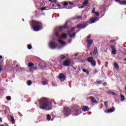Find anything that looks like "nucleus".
<instances>
[{
	"instance_id": "nucleus-59",
	"label": "nucleus",
	"mask_w": 126,
	"mask_h": 126,
	"mask_svg": "<svg viewBox=\"0 0 126 126\" xmlns=\"http://www.w3.org/2000/svg\"><path fill=\"white\" fill-rule=\"evenodd\" d=\"M94 73H98V71L96 70V71L94 72Z\"/></svg>"
},
{
	"instance_id": "nucleus-8",
	"label": "nucleus",
	"mask_w": 126,
	"mask_h": 126,
	"mask_svg": "<svg viewBox=\"0 0 126 126\" xmlns=\"http://www.w3.org/2000/svg\"><path fill=\"white\" fill-rule=\"evenodd\" d=\"M58 79L60 80V81L63 82L64 80H65V78H66V77L63 74V73H61L59 74V77H58Z\"/></svg>"
},
{
	"instance_id": "nucleus-14",
	"label": "nucleus",
	"mask_w": 126,
	"mask_h": 126,
	"mask_svg": "<svg viewBox=\"0 0 126 126\" xmlns=\"http://www.w3.org/2000/svg\"><path fill=\"white\" fill-rule=\"evenodd\" d=\"M76 35V32H74L73 34H71L70 33H68L67 36H69L70 38H75V36Z\"/></svg>"
},
{
	"instance_id": "nucleus-61",
	"label": "nucleus",
	"mask_w": 126,
	"mask_h": 126,
	"mask_svg": "<svg viewBox=\"0 0 126 126\" xmlns=\"http://www.w3.org/2000/svg\"><path fill=\"white\" fill-rule=\"evenodd\" d=\"M0 59H2V56L0 55Z\"/></svg>"
},
{
	"instance_id": "nucleus-31",
	"label": "nucleus",
	"mask_w": 126,
	"mask_h": 126,
	"mask_svg": "<svg viewBox=\"0 0 126 126\" xmlns=\"http://www.w3.org/2000/svg\"><path fill=\"white\" fill-rule=\"evenodd\" d=\"M57 5L59 7V9H63V8H65V7H63L61 8V6H62V5H61L60 4H57Z\"/></svg>"
},
{
	"instance_id": "nucleus-2",
	"label": "nucleus",
	"mask_w": 126,
	"mask_h": 126,
	"mask_svg": "<svg viewBox=\"0 0 126 126\" xmlns=\"http://www.w3.org/2000/svg\"><path fill=\"white\" fill-rule=\"evenodd\" d=\"M30 25H31L32 27V29L35 32H38V31H40L42 28H43V24L42 22L37 21H32L30 23Z\"/></svg>"
},
{
	"instance_id": "nucleus-10",
	"label": "nucleus",
	"mask_w": 126,
	"mask_h": 126,
	"mask_svg": "<svg viewBox=\"0 0 126 126\" xmlns=\"http://www.w3.org/2000/svg\"><path fill=\"white\" fill-rule=\"evenodd\" d=\"M110 49L112 50V55H117V50H116V47L113 45H110Z\"/></svg>"
},
{
	"instance_id": "nucleus-25",
	"label": "nucleus",
	"mask_w": 126,
	"mask_h": 126,
	"mask_svg": "<svg viewBox=\"0 0 126 126\" xmlns=\"http://www.w3.org/2000/svg\"><path fill=\"white\" fill-rule=\"evenodd\" d=\"M103 84V81H96V82H94V84Z\"/></svg>"
},
{
	"instance_id": "nucleus-52",
	"label": "nucleus",
	"mask_w": 126,
	"mask_h": 126,
	"mask_svg": "<svg viewBox=\"0 0 126 126\" xmlns=\"http://www.w3.org/2000/svg\"><path fill=\"white\" fill-rule=\"evenodd\" d=\"M108 103V102L107 101H105V102H104V105L105 106V107H107V103Z\"/></svg>"
},
{
	"instance_id": "nucleus-44",
	"label": "nucleus",
	"mask_w": 126,
	"mask_h": 126,
	"mask_svg": "<svg viewBox=\"0 0 126 126\" xmlns=\"http://www.w3.org/2000/svg\"><path fill=\"white\" fill-rule=\"evenodd\" d=\"M47 7H41L40 8L41 10H46Z\"/></svg>"
},
{
	"instance_id": "nucleus-15",
	"label": "nucleus",
	"mask_w": 126,
	"mask_h": 126,
	"mask_svg": "<svg viewBox=\"0 0 126 126\" xmlns=\"http://www.w3.org/2000/svg\"><path fill=\"white\" fill-rule=\"evenodd\" d=\"M81 18V16H76L75 17H72L71 18L72 20H76L77 19H80Z\"/></svg>"
},
{
	"instance_id": "nucleus-58",
	"label": "nucleus",
	"mask_w": 126,
	"mask_h": 126,
	"mask_svg": "<svg viewBox=\"0 0 126 126\" xmlns=\"http://www.w3.org/2000/svg\"><path fill=\"white\" fill-rule=\"evenodd\" d=\"M78 54L77 53H76L75 54V57H77V56H78Z\"/></svg>"
},
{
	"instance_id": "nucleus-47",
	"label": "nucleus",
	"mask_w": 126,
	"mask_h": 126,
	"mask_svg": "<svg viewBox=\"0 0 126 126\" xmlns=\"http://www.w3.org/2000/svg\"><path fill=\"white\" fill-rule=\"evenodd\" d=\"M96 11H95V8H93L92 10V13H95Z\"/></svg>"
},
{
	"instance_id": "nucleus-38",
	"label": "nucleus",
	"mask_w": 126,
	"mask_h": 126,
	"mask_svg": "<svg viewBox=\"0 0 126 126\" xmlns=\"http://www.w3.org/2000/svg\"><path fill=\"white\" fill-rule=\"evenodd\" d=\"M42 84L43 85H47V84H48V81H44L42 82Z\"/></svg>"
},
{
	"instance_id": "nucleus-20",
	"label": "nucleus",
	"mask_w": 126,
	"mask_h": 126,
	"mask_svg": "<svg viewBox=\"0 0 126 126\" xmlns=\"http://www.w3.org/2000/svg\"><path fill=\"white\" fill-rule=\"evenodd\" d=\"M62 4L64 6H66L68 5V1H63L61 2Z\"/></svg>"
},
{
	"instance_id": "nucleus-24",
	"label": "nucleus",
	"mask_w": 126,
	"mask_h": 126,
	"mask_svg": "<svg viewBox=\"0 0 126 126\" xmlns=\"http://www.w3.org/2000/svg\"><path fill=\"white\" fill-rule=\"evenodd\" d=\"M107 94H111V95H113V96H115V95H116V93H115L114 92L108 91V92H107Z\"/></svg>"
},
{
	"instance_id": "nucleus-28",
	"label": "nucleus",
	"mask_w": 126,
	"mask_h": 126,
	"mask_svg": "<svg viewBox=\"0 0 126 126\" xmlns=\"http://www.w3.org/2000/svg\"><path fill=\"white\" fill-rule=\"evenodd\" d=\"M89 3V1L88 0L84 1V2L83 3V5H87V4H88Z\"/></svg>"
},
{
	"instance_id": "nucleus-37",
	"label": "nucleus",
	"mask_w": 126,
	"mask_h": 126,
	"mask_svg": "<svg viewBox=\"0 0 126 126\" xmlns=\"http://www.w3.org/2000/svg\"><path fill=\"white\" fill-rule=\"evenodd\" d=\"M28 49L29 50H31L32 49V45H31V44H28Z\"/></svg>"
},
{
	"instance_id": "nucleus-42",
	"label": "nucleus",
	"mask_w": 126,
	"mask_h": 126,
	"mask_svg": "<svg viewBox=\"0 0 126 126\" xmlns=\"http://www.w3.org/2000/svg\"><path fill=\"white\" fill-rule=\"evenodd\" d=\"M115 1H116V2H119V4H121V2L123 1V0H115Z\"/></svg>"
},
{
	"instance_id": "nucleus-54",
	"label": "nucleus",
	"mask_w": 126,
	"mask_h": 126,
	"mask_svg": "<svg viewBox=\"0 0 126 126\" xmlns=\"http://www.w3.org/2000/svg\"><path fill=\"white\" fill-rule=\"evenodd\" d=\"M91 35H88L87 36V39H89L90 38H91Z\"/></svg>"
},
{
	"instance_id": "nucleus-48",
	"label": "nucleus",
	"mask_w": 126,
	"mask_h": 126,
	"mask_svg": "<svg viewBox=\"0 0 126 126\" xmlns=\"http://www.w3.org/2000/svg\"><path fill=\"white\" fill-rule=\"evenodd\" d=\"M103 86H107V82H104L102 83Z\"/></svg>"
},
{
	"instance_id": "nucleus-53",
	"label": "nucleus",
	"mask_w": 126,
	"mask_h": 126,
	"mask_svg": "<svg viewBox=\"0 0 126 126\" xmlns=\"http://www.w3.org/2000/svg\"><path fill=\"white\" fill-rule=\"evenodd\" d=\"M0 123H2V118H0Z\"/></svg>"
},
{
	"instance_id": "nucleus-39",
	"label": "nucleus",
	"mask_w": 126,
	"mask_h": 126,
	"mask_svg": "<svg viewBox=\"0 0 126 126\" xmlns=\"http://www.w3.org/2000/svg\"><path fill=\"white\" fill-rule=\"evenodd\" d=\"M6 99L7 100V101H10V100H11V97L9 96H6Z\"/></svg>"
},
{
	"instance_id": "nucleus-13",
	"label": "nucleus",
	"mask_w": 126,
	"mask_h": 126,
	"mask_svg": "<svg viewBox=\"0 0 126 126\" xmlns=\"http://www.w3.org/2000/svg\"><path fill=\"white\" fill-rule=\"evenodd\" d=\"M83 112H88L89 111V107L87 106H84L82 108Z\"/></svg>"
},
{
	"instance_id": "nucleus-45",
	"label": "nucleus",
	"mask_w": 126,
	"mask_h": 126,
	"mask_svg": "<svg viewBox=\"0 0 126 126\" xmlns=\"http://www.w3.org/2000/svg\"><path fill=\"white\" fill-rule=\"evenodd\" d=\"M94 13L96 15V16H99L100 15V14L98 12H95Z\"/></svg>"
},
{
	"instance_id": "nucleus-9",
	"label": "nucleus",
	"mask_w": 126,
	"mask_h": 126,
	"mask_svg": "<svg viewBox=\"0 0 126 126\" xmlns=\"http://www.w3.org/2000/svg\"><path fill=\"white\" fill-rule=\"evenodd\" d=\"M81 108L80 107H78L76 110H75V113H73V116H78V115H80V114H81V111H80Z\"/></svg>"
},
{
	"instance_id": "nucleus-30",
	"label": "nucleus",
	"mask_w": 126,
	"mask_h": 126,
	"mask_svg": "<svg viewBox=\"0 0 126 126\" xmlns=\"http://www.w3.org/2000/svg\"><path fill=\"white\" fill-rule=\"evenodd\" d=\"M28 86H31L32 85V81L31 80H29L27 82Z\"/></svg>"
},
{
	"instance_id": "nucleus-63",
	"label": "nucleus",
	"mask_w": 126,
	"mask_h": 126,
	"mask_svg": "<svg viewBox=\"0 0 126 126\" xmlns=\"http://www.w3.org/2000/svg\"><path fill=\"white\" fill-rule=\"evenodd\" d=\"M19 65H16V67H18Z\"/></svg>"
},
{
	"instance_id": "nucleus-6",
	"label": "nucleus",
	"mask_w": 126,
	"mask_h": 126,
	"mask_svg": "<svg viewBox=\"0 0 126 126\" xmlns=\"http://www.w3.org/2000/svg\"><path fill=\"white\" fill-rule=\"evenodd\" d=\"M68 24V22H66L63 26H62L59 27V31L60 32H63V30H65V29H67Z\"/></svg>"
},
{
	"instance_id": "nucleus-55",
	"label": "nucleus",
	"mask_w": 126,
	"mask_h": 126,
	"mask_svg": "<svg viewBox=\"0 0 126 126\" xmlns=\"http://www.w3.org/2000/svg\"><path fill=\"white\" fill-rule=\"evenodd\" d=\"M79 31H80V30H77L75 33H76V34H77V33H78V32H79Z\"/></svg>"
},
{
	"instance_id": "nucleus-29",
	"label": "nucleus",
	"mask_w": 126,
	"mask_h": 126,
	"mask_svg": "<svg viewBox=\"0 0 126 126\" xmlns=\"http://www.w3.org/2000/svg\"><path fill=\"white\" fill-rule=\"evenodd\" d=\"M11 122L13 124H15V120H14V118L12 116H11Z\"/></svg>"
},
{
	"instance_id": "nucleus-46",
	"label": "nucleus",
	"mask_w": 126,
	"mask_h": 126,
	"mask_svg": "<svg viewBox=\"0 0 126 126\" xmlns=\"http://www.w3.org/2000/svg\"><path fill=\"white\" fill-rule=\"evenodd\" d=\"M37 68H38V67L36 66L35 67L33 66V67H32V69H35V70H36V69H37Z\"/></svg>"
},
{
	"instance_id": "nucleus-51",
	"label": "nucleus",
	"mask_w": 126,
	"mask_h": 126,
	"mask_svg": "<svg viewBox=\"0 0 126 126\" xmlns=\"http://www.w3.org/2000/svg\"><path fill=\"white\" fill-rule=\"evenodd\" d=\"M51 6H52L53 7H56V5L55 4H52Z\"/></svg>"
},
{
	"instance_id": "nucleus-27",
	"label": "nucleus",
	"mask_w": 126,
	"mask_h": 126,
	"mask_svg": "<svg viewBox=\"0 0 126 126\" xmlns=\"http://www.w3.org/2000/svg\"><path fill=\"white\" fill-rule=\"evenodd\" d=\"M97 19H98L97 18H95L93 20L91 21L90 23H95V22L97 21Z\"/></svg>"
},
{
	"instance_id": "nucleus-3",
	"label": "nucleus",
	"mask_w": 126,
	"mask_h": 126,
	"mask_svg": "<svg viewBox=\"0 0 126 126\" xmlns=\"http://www.w3.org/2000/svg\"><path fill=\"white\" fill-rule=\"evenodd\" d=\"M63 114L64 116H65V117H68L71 115L72 113V111L71 110V108L69 107L65 106L63 107Z\"/></svg>"
},
{
	"instance_id": "nucleus-19",
	"label": "nucleus",
	"mask_w": 126,
	"mask_h": 126,
	"mask_svg": "<svg viewBox=\"0 0 126 126\" xmlns=\"http://www.w3.org/2000/svg\"><path fill=\"white\" fill-rule=\"evenodd\" d=\"M91 65L93 66H96V61L95 60H94L90 62Z\"/></svg>"
},
{
	"instance_id": "nucleus-4",
	"label": "nucleus",
	"mask_w": 126,
	"mask_h": 126,
	"mask_svg": "<svg viewBox=\"0 0 126 126\" xmlns=\"http://www.w3.org/2000/svg\"><path fill=\"white\" fill-rule=\"evenodd\" d=\"M74 64L73 61L70 59L66 60L63 62V65H64V66H69V65L71 66L73 65Z\"/></svg>"
},
{
	"instance_id": "nucleus-22",
	"label": "nucleus",
	"mask_w": 126,
	"mask_h": 126,
	"mask_svg": "<svg viewBox=\"0 0 126 126\" xmlns=\"http://www.w3.org/2000/svg\"><path fill=\"white\" fill-rule=\"evenodd\" d=\"M59 43H60V44H61V45H62L63 46H64V45H65V43L64 42V41H62L61 39H59L58 40Z\"/></svg>"
},
{
	"instance_id": "nucleus-50",
	"label": "nucleus",
	"mask_w": 126,
	"mask_h": 126,
	"mask_svg": "<svg viewBox=\"0 0 126 126\" xmlns=\"http://www.w3.org/2000/svg\"><path fill=\"white\" fill-rule=\"evenodd\" d=\"M72 67H73V68L74 69H77V66H73Z\"/></svg>"
},
{
	"instance_id": "nucleus-57",
	"label": "nucleus",
	"mask_w": 126,
	"mask_h": 126,
	"mask_svg": "<svg viewBox=\"0 0 126 126\" xmlns=\"http://www.w3.org/2000/svg\"><path fill=\"white\" fill-rule=\"evenodd\" d=\"M39 4L40 5H43V2H40Z\"/></svg>"
},
{
	"instance_id": "nucleus-41",
	"label": "nucleus",
	"mask_w": 126,
	"mask_h": 126,
	"mask_svg": "<svg viewBox=\"0 0 126 126\" xmlns=\"http://www.w3.org/2000/svg\"><path fill=\"white\" fill-rule=\"evenodd\" d=\"M76 28L73 27L71 29V30L69 31V32H73L74 31L75 29H76Z\"/></svg>"
},
{
	"instance_id": "nucleus-26",
	"label": "nucleus",
	"mask_w": 126,
	"mask_h": 126,
	"mask_svg": "<svg viewBox=\"0 0 126 126\" xmlns=\"http://www.w3.org/2000/svg\"><path fill=\"white\" fill-rule=\"evenodd\" d=\"M121 5H126V0H122V1L120 2Z\"/></svg>"
},
{
	"instance_id": "nucleus-49",
	"label": "nucleus",
	"mask_w": 126,
	"mask_h": 126,
	"mask_svg": "<svg viewBox=\"0 0 126 126\" xmlns=\"http://www.w3.org/2000/svg\"><path fill=\"white\" fill-rule=\"evenodd\" d=\"M69 4H70V5H73V2H69Z\"/></svg>"
},
{
	"instance_id": "nucleus-18",
	"label": "nucleus",
	"mask_w": 126,
	"mask_h": 126,
	"mask_svg": "<svg viewBox=\"0 0 126 126\" xmlns=\"http://www.w3.org/2000/svg\"><path fill=\"white\" fill-rule=\"evenodd\" d=\"M114 66L116 68V69H118L119 68V64L117 62H114Z\"/></svg>"
},
{
	"instance_id": "nucleus-64",
	"label": "nucleus",
	"mask_w": 126,
	"mask_h": 126,
	"mask_svg": "<svg viewBox=\"0 0 126 126\" xmlns=\"http://www.w3.org/2000/svg\"><path fill=\"white\" fill-rule=\"evenodd\" d=\"M90 55H92V52H91L90 53Z\"/></svg>"
},
{
	"instance_id": "nucleus-33",
	"label": "nucleus",
	"mask_w": 126,
	"mask_h": 126,
	"mask_svg": "<svg viewBox=\"0 0 126 126\" xmlns=\"http://www.w3.org/2000/svg\"><path fill=\"white\" fill-rule=\"evenodd\" d=\"M83 72H86V73H87V74H89V72L88 70L85 69H82Z\"/></svg>"
},
{
	"instance_id": "nucleus-36",
	"label": "nucleus",
	"mask_w": 126,
	"mask_h": 126,
	"mask_svg": "<svg viewBox=\"0 0 126 126\" xmlns=\"http://www.w3.org/2000/svg\"><path fill=\"white\" fill-rule=\"evenodd\" d=\"M121 101H125V96L121 95Z\"/></svg>"
},
{
	"instance_id": "nucleus-35",
	"label": "nucleus",
	"mask_w": 126,
	"mask_h": 126,
	"mask_svg": "<svg viewBox=\"0 0 126 126\" xmlns=\"http://www.w3.org/2000/svg\"><path fill=\"white\" fill-rule=\"evenodd\" d=\"M67 35H66V34H63L62 35V38L63 39H65V38H67Z\"/></svg>"
},
{
	"instance_id": "nucleus-17",
	"label": "nucleus",
	"mask_w": 126,
	"mask_h": 126,
	"mask_svg": "<svg viewBox=\"0 0 126 126\" xmlns=\"http://www.w3.org/2000/svg\"><path fill=\"white\" fill-rule=\"evenodd\" d=\"M28 66L30 67L31 69L34 66V63H28Z\"/></svg>"
},
{
	"instance_id": "nucleus-1",
	"label": "nucleus",
	"mask_w": 126,
	"mask_h": 126,
	"mask_svg": "<svg viewBox=\"0 0 126 126\" xmlns=\"http://www.w3.org/2000/svg\"><path fill=\"white\" fill-rule=\"evenodd\" d=\"M39 106L41 110L50 111L53 109L52 104L50 103V99L46 97H42L39 100Z\"/></svg>"
},
{
	"instance_id": "nucleus-32",
	"label": "nucleus",
	"mask_w": 126,
	"mask_h": 126,
	"mask_svg": "<svg viewBox=\"0 0 126 126\" xmlns=\"http://www.w3.org/2000/svg\"><path fill=\"white\" fill-rule=\"evenodd\" d=\"M47 121H51V116L50 115L47 114L46 116Z\"/></svg>"
},
{
	"instance_id": "nucleus-62",
	"label": "nucleus",
	"mask_w": 126,
	"mask_h": 126,
	"mask_svg": "<svg viewBox=\"0 0 126 126\" xmlns=\"http://www.w3.org/2000/svg\"><path fill=\"white\" fill-rule=\"evenodd\" d=\"M4 107H5V105H3V106H2V108H4Z\"/></svg>"
},
{
	"instance_id": "nucleus-21",
	"label": "nucleus",
	"mask_w": 126,
	"mask_h": 126,
	"mask_svg": "<svg viewBox=\"0 0 126 126\" xmlns=\"http://www.w3.org/2000/svg\"><path fill=\"white\" fill-rule=\"evenodd\" d=\"M94 60V58L93 57H89L88 58V62H89V63H91Z\"/></svg>"
},
{
	"instance_id": "nucleus-23",
	"label": "nucleus",
	"mask_w": 126,
	"mask_h": 126,
	"mask_svg": "<svg viewBox=\"0 0 126 126\" xmlns=\"http://www.w3.org/2000/svg\"><path fill=\"white\" fill-rule=\"evenodd\" d=\"M97 52H98V50L97 49V47H95L94 48V51H93L94 55H96V54H97Z\"/></svg>"
},
{
	"instance_id": "nucleus-12",
	"label": "nucleus",
	"mask_w": 126,
	"mask_h": 126,
	"mask_svg": "<svg viewBox=\"0 0 126 126\" xmlns=\"http://www.w3.org/2000/svg\"><path fill=\"white\" fill-rule=\"evenodd\" d=\"M89 98H90L91 100L92 103H95V104H97V103H98V101L96 100L95 97L93 96H89Z\"/></svg>"
},
{
	"instance_id": "nucleus-11",
	"label": "nucleus",
	"mask_w": 126,
	"mask_h": 126,
	"mask_svg": "<svg viewBox=\"0 0 126 126\" xmlns=\"http://www.w3.org/2000/svg\"><path fill=\"white\" fill-rule=\"evenodd\" d=\"M87 47L88 48H90L92 46V44H93V40H87Z\"/></svg>"
},
{
	"instance_id": "nucleus-34",
	"label": "nucleus",
	"mask_w": 126,
	"mask_h": 126,
	"mask_svg": "<svg viewBox=\"0 0 126 126\" xmlns=\"http://www.w3.org/2000/svg\"><path fill=\"white\" fill-rule=\"evenodd\" d=\"M60 59L61 60H63V59H65V56H64V55H62L60 56Z\"/></svg>"
},
{
	"instance_id": "nucleus-16",
	"label": "nucleus",
	"mask_w": 126,
	"mask_h": 126,
	"mask_svg": "<svg viewBox=\"0 0 126 126\" xmlns=\"http://www.w3.org/2000/svg\"><path fill=\"white\" fill-rule=\"evenodd\" d=\"M115 107H112V108L109 109L107 110V112L108 113H113V112H115Z\"/></svg>"
},
{
	"instance_id": "nucleus-5",
	"label": "nucleus",
	"mask_w": 126,
	"mask_h": 126,
	"mask_svg": "<svg viewBox=\"0 0 126 126\" xmlns=\"http://www.w3.org/2000/svg\"><path fill=\"white\" fill-rule=\"evenodd\" d=\"M87 26H88V24L86 22H84L83 24L77 25V28H79V29H84L86 28Z\"/></svg>"
},
{
	"instance_id": "nucleus-40",
	"label": "nucleus",
	"mask_w": 126,
	"mask_h": 126,
	"mask_svg": "<svg viewBox=\"0 0 126 126\" xmlns=\"http://www.w3.org/2000/svg\"><path fill=\"white\" fill-rule=\"evenodd\" d=\"M49 1L53 3V2H57V0H49Z\"/></svg>"
},
{
	"instance_id": "nucleus-43",
	"label": "nucleus",
	"mask_w": 126,
	"mask_h": 126,
	"mask_svg": "<svg viewBox=\"0 0 126 126\" xmlns=\"http://www.w3.org/2000/svg\"><path fill=\"white\" fill-rule=\"evenodd\" d=\"M55 35L56 36V37H57L58 38H60V35H59V32H56L55 33Z\"/></svg>"
},
{
	"instance_id": "nucleus-60",
	"label": "nucleus",
	"mask_w": 126,
	"mask_h": 126,
	"mask_svg": "<svg viewBox=\"0 0 126 126\" xmlns=\"http://www.w3.org/2000/svg\"><path fill=\"white\" fill-rule=\"evenodd\" d=\"M83 7H84V6L83 5L81 6V8H83Z\"/></svg>"
},
{
	"instance_id": "nucleus-56",
	"label": "nucleus",
	"mask_w": 126,
	"mask_h": 126,
	"mask_svg": "<svg viewBox=\"0 0 126 126\" xmlns=\"http://www.w3.org/2000/svg\"><path fill=\"white\" fill-rule=\"evenodd\" d=\"M114 41H115V40H111L110 43H113V42H114Z\"/></svg>"
},
{
	"instance_id": "nucleus-7",
	"label": "nucleus",
	"mask_w": 126,
	"mask_h": 126,
	"mask_svg": "<svg viewBox=\"0 0 126 126\" xmlns=\"http://www.w3.org/2000/svg\"><path fill=\"white\" fill-rule=\"evenodd\" d=\"M57 44H56V42L55 41H50L49 43V47L50 49H52V50H54V49H56L57 48Z\"/></svg>"
}]
</instances>
